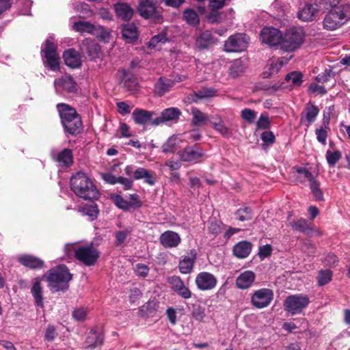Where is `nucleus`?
Returning <instances> with one entry per match:
<instances>
[{
  "instance_id": "a878e982",
  "label": "nucleus",
  "mask_w": 350,
  "mask_h": 350,
  "mask_svg": "<svg viewBox=\"0 0 350 350\" xmlns=\"http://www.w3.org/2000/svg\"><path fill=\"white\" fill-rule=\"evenodd\" d=\"M216 42V40L213 36L212 33L209 31H205L200 33V35L196 38V44L200 49H206L210 46L214 44Z\"/></svg>"
},
{
  "instance_id": "20e7f679",
  "label": "nucleus",
  "mask_w": 350,
  "mask_h": 350,
  "mask_svg": "<svg viewBox=\"0 0 350 350\" xmlns=\"http://www.w3.org/2000/svg\"><path fill=\"white\" fill-rule=\"evenodd\" d=\"M68 256L75 255L77 260L87 266L94 265L99 257L98 251L91 244L77 247L75 244L65 245Z\"/></svg>"
},
{
  "instance_id": "f8f14e48",
  "label": "nucleus",
  "mask_w": 350,
  "mask_h": 350,
  "mask_svg": "<svg viewBox=\"0 0 350 350\" xmlns=\"http://www.w3.org/2000/svg\"><path fill=\"white\" fill-rule=\"evenodd\" d=\"M260 38L263 43L274 46L281 44L282 34L276 28L264 27L260 32Z\"/></svg>"
},
{
  "instance_id": "09e8293b",
  "label": "nucleus",
  "mask_w": 350,
  "mask_h": 350,
  "mask_svg": "<svg viewBox=\"0 0 350 350\" xmlns=\"http://www.w3.org/2000/svg\"><path fill=\"white\" fill-rule=\"evenodd\" d=\"M81 212L88 215L91 220L96 219L98 213V207L96 204L87 205L82 208Z\"/></svg>"
},
{
  "instance_id": "774afa93",
  "label": "nucleus",
  "mask_w": 350,
  "mask_h": 350,
  "mask_svg": "<svg viewBox=\"0 0 350 350\" xmlns=\"http://www.w3.org/2000/svg\"><path fill=\"white\" fill-rule=\"evenodd\" d=\"M262 140L267 144H273L275 142V136L271 131H265L261 135Z\"/></svg>"
},
{
  "instance_id": "79ce46f5",
  "label": "nucleus",
  "mask_w": 350,
  "mask_h": 350,
  "mask_svg": "<svg viewBox=\"0 0 350 350\" xmlns=\"http://www.w3.org/2000/svg\"><path fill=\"white\" fill-rule=\"evenodd\" d=\"M183 17L187 23L191 25L196 26L199 24L200 19L198 15L193 10H186L184 12Z\"/></svg>"
},
{
  "instance_id": "680f3d73",
  "label": "nucleus",
  "mask_w": 350,
  "mask_h": 350,
  "mask_svg": "<svg viewBox=\"0 0 350 350\" xmlns=\"http://www.w3.org/2000/svg\"><path fill=\"white\" fill-rule=\"evenodd\" d=\"M135 272L137 275L141 277H146L149 272V268L144 264H137L135 268Z\"/></svg>"
},
{
  "instance_id": "1a4fd4ad",
  "label": "nucleus",
  "mask_w": 350,
  "mask_h": 350,
  "mask_svg": "<svg viewBox=\"0 0 350 350\" xmlns=\"http://www.w3.org/2000/svg\"><path fill=\"white\" fill-rule=\"evenodd\" d=\"M273 299V293L269 288H260L254 292L251 297L253 307L262 309L267 307Z\"/></svg>"
},
{
  "instance_id": "473e14b6",
  "label": "nucleus",
  "mask_w": 350,
  "mask_h": 350,
  "mask_svg": "<svg viewBox=\"0 0 350 350\" xmlns=\"http://www.w3.org/2000/svg\"><path fill=\"white\" fill-rule=\"evenodd\" d=\"M246 66L241 59L234 60L230 65L228 73L232 77H237L244 73Z\"/></svg>"
},
{
  "instance_id": "338daca9",
  "label": "nucleus",
  "mask_w": 350,
  "mask_h": 350,
  "mask_svg": "<svg viewBox=\"0 0 350 350\" xmlns=\"http://www.w3.org/2000/svg\"><path fill=\"white\" fill-rule=\"evenodd\" d=\"M56 336L55 328L53 325H49L45 332V339L48 341H53Z\"/></svg>"
},
{
  "instance_id": "5fc2aeb1",
  "label": "nucleus",
  "mask_w": 350,
  "mask_h": 350,
  "mask_svg": "<svg viewBox=\"0 0 350 350\" xmlns=\"http://www.w3.org/2000/svg\"><path fill=\"white\" fill-rule=\"evenodd\" d=\"M191 315L196 321L203 322L206 317L205 309L201 306H197L193 308Z\"/></svg>"
},
{
  "instance_id": "864d4df0",
  "label": "nucleus",
  "mask_w": 350,
  "mask_h": 350,
  "mask_svg": "<svg viewBox=\"0 0 350 350\" xmlns=\"http://www.w3.org/2000/svg\"><path fill=\"white\" fill-rule=\"evenodd\" d=\"M241 116L243 120L251 124L254 122L256 117V112L250 109L246 108L241 111Z\"/></svg>"
},
{
  "instance_id": "393cba45",
  "label": "nucleus",
  "mask_w": 350,
  "mask_h": 350,
  "mask_svg": "<svg viewBox=\"0 0 350 350\" xmlns=\"http://www.w3.org/2000/svg\"><path fill=\"white\" fill-rule=\"evenodd\" d=\"M191 113L193 116L191 124L193 126H201L206 124L210 120V117L207 114L196 107L191 108Z\"/></svg>"
},
{
  "instance_id": "052dcab7",
  "label": "nucleus",
  "mask_w": 350,
  "mask_h": 350,
  "mask_svg": "<svg viewBox=\"0 0 350 350\" xmlns=\"http://www.w3.org/2000/svg\"><path fill=\"white\" fill-rule=\"evenodd\" d=\"M87 312L83 308H77L72 312V317L77 321L85 320Z\"/></svg>"
},
{
  "instance_id": "412c9836",
  "label": "nucleus",
  "mask_w": 350,
  "mask_h": 350,
  "mask_svg": "<svg viewBox=\"0 0 350 350\" xmlns=\"http://www.w3.org/2000/svg\"><path fill=\"white\" fill-rule=\"evenodd\" d=\"M65 64L72 68H78L81 64V57L75 49H70L64 53Z\"/></svg>"
},
{
  "instance_id": "bb28decb",
  "label": "nucleus",
  "mask_w": 350,
  "mask_h": 350,
  "mask_svg": "<svg viewBox=\"0 0 350 350\" xmlns=\"http://www.w3.org/2000/svg\"><path fill=\"white\" fill-rule=\"evenodd\" d=\"M18 261L25 267L31 269H40L44 266L41 259L31 255H23L18 258Z\"/></svg>"
},
{
  "instance_id": "423d86ee",
  "label": "nucleus",
  "mask_w": 350,
  "mask_h": 350,
  "mask_svg": "<svg viewBox=\"0 0 350 350\" xmlns=\"http://www.w3.org/2000/svg\"><path fill=\"white\" fill-rule=\"evenodd\" d=\"M304 38V33L301 29H290L282 36L281 48L285 51H293L301 45Z\"/></svg>"
},
{
  "instance_id": "4c0bfd02",
  "label": "nucleus",
  "mask_w": 350,
  "mask_h": 350,
  "mask_svg": "<svg viewBox=\"0 0 350 350\" xmlns=\"http://www.w3.org/2000/svg\"><path fill=\"white\" fill-rule=\"evenodd\" d=\"M214 119H217V122H213V128L223 136H230V129L224 124L221 118L219 116L216 115L214 116Z\"/></svg>"
},
{
  "instance_id": "a211bd4d",
  "label": "nucleus",
  "mask_w": 350,
  "mask_h": 350,
  "mask_svg": "<svg viewBox=\"0 0 350 350\" xmlns=\"http://www.w3.org/2000/svg\"><path fill=\"white\" fill-rule=\"evenodd\" d=\"M256 278L255 273L252 271L242 272L236 280V286L239 289H247L254 283Z\"/></svg>"
},
{
  "instance_id": "49530a36",
  "label": "nucleus",
  "mask_w": 350,
  "mask_h": 350,
  "mask_svg": "<svg viewBox=\"0 0 350 350\" xmlns=\"http://www.w3.org/2000/svg\"><path fill=\"white\" fill-rule=\"evenodd\" d=\"M310 187L316 200L319 201L323 200V193L320 188L319 183L316 179L310 183Z\"/></svg>"
},
{
  "instance_id": "9d476101",
  "label": "nucleus",
  "mask_w": 350,
  "mask_h": 350,
  "mask_svg": "<svg viewBox=\"0 0 350 350\" xmlns=\"http://www.w3.org/2000/svg\"><path fill=\"white\" fill-rule=\"evenodd\" d=\"M248 45V38L243 33L234 34L225 42L224 49L227 52H241Z\"/></svg>"
},
{
  "instance_id": "4d7b16f0",
  "label": "nucleus",
  "mask_w": 350,
  "mask_h": 350,
  "mask_svg": "<svg viewBox=\"0 0 350 350\" xmlns=\"http://www.w3.org/2000/svg\"><path fill=\"white\" fill-rule=\"evenodd\" d=\"M297 172L299 174L298 178L300 179L306 178L310 183L315 179L311 172L306 168H299Z\"/></svg>"
},
{
  "instance_id": "c756f323",
  "label": "nucleus",
  "mask_w": 350,
  "mask_h": 350,
  "mask_svg": "<svg viewBox=\"0 0 350 350\" xmlns=\"http://www.w3.org/2000/svg\"><path fill=\"white\" fill-rule=\"evenodd\" d=\"M152 113L148 111L135 109L132 113V118L136 124H146L152 118Z\"/></svg>"
},
{
  "instance_id": "6ab92c4d",
  "label": "nucleus",
  "mask_w": 350,
  "mask_h": 350,
  "mask_svg": "<svg viewBox=\"0 0 350 350\" xmlns=\"http://www.w3.org/2000/svg\"><path fill=\"white\" fill-rule=\"evenodd\" d=\"M81 51L83 53H87L90 58L93 59L98 56L100 46L94 40L87 38L81 43Z\"/></svg>"
},
{
  "instance_id": "0eeeda50",
  "label": "nucleus",
  "mask_w": 350,
  "mask_h": 350,
  "mask_svg": "<svg viewBox=\"0 0 350 350\" xmlns=\"http://www.w3.org/2000/svg\"><path fill=\"white\" fill-rule=\"evenodd\" d=\"M309 297L303 294L288 296L284 303V310L292 315L299 314L309 304Z\"/></svg>"
},
{
  "instance_id": "f3484780",
  "label": "nucleus",
  "mask_w": 350,
  "mask_h": 350,
  "mask_svg": "<svg viewBox=\"0 0 350 350\" xmlns=\"http://www.w3.org/2000/svg\"><path fill=\"white\" fill-rule=\"evenodd\" d=\"M54 86L56 92H59L61 90L69 92L76 91V83L69 75H64L59 79H55L54 81Z\"/></svg>"
},
{
  "instance_id": "0e129e2a",
  "label": "nucleus",
  "mask_w": 350,
  "mask_h": 350,
  "mask_svg": "<svg viewBox=\"0 0 350 350\" xmlns=\"http://www.w3.org/2000/svg\"><path fill=\"white\" fill-rule=\"evenodd\" d=\"M118 112L122 115L129 114L131 112V107L124 102H119L117 103Z\"/></svg>"
},
{
  "instance_id": "37998d69",
  "label": "nucleus",
  "mask_w": 350,
  "mask_h": 350,
  "mask_svg": "<svg viewBox=\"0 0 350 350\" xmlns=\"http://www.w3.org/2000/svg\"><path fill=\"white\" fill-rule=\"evenodd\" d=\"M131 233V228H125L122 230L116 231L114 234L116 245H123Z\"/></svg>"
},
{
  "instance_id": "bf43d9fd",
  "label": "nucleus",
  "mask_w": 350,
  "mask_h": 350,
  "mask_svg": "<svg viewBox=\"0 0 350 350\" xmlns=\"http://www.w3.org/2000/svg\"><path fill=\"white\" fill-rule=\"evenodd\" d=\"M257 127L260 129H266L269 127L270 122L269 118L261 115L256 123Z\"/></svg>"
},
{
  "instance_id": "9b49d317",
  "label": "nucleus",
  "mask_w": 350,
  "mask_h": 350,
  "mask_svg": "<svg viewBox=\"0 0 350 350\" xmlns=\"http://www.w3.org/2000/svg\"><path fill=\"white\" fill-rule=\"evenodd\" d=\"M195 283L198 288L200 291H209L216 286L217 280L213 274L209 272L202 271L196 275Z\"/></svg>"
},
{
  "instance_id": "c85d7f7f",
  "label": "nucleus",
  "mask_w": 350,
  "mask_h": 350,
  "mask_svg": "<svg viewBox=\"0 0 350 350\" xmlns=\"http://www.w3.org/2000/svg\"><path fill=\"white\" fill-rule=\"evenodd\" d=\"M318 114L319 109L313 104L309 103L306 106L305 116L304 117L301 116V122L304 124V122H306V125L309 126L316 120Z\"/></svg>"
},
{
  "instance_id": "f704fd0d",
  "label": "nucleus",
  "mask_w": 350,
  "mask_h": 350,
  "mask_svg": "<svg viewBox=\"0 0 350 350\" xmlns=\"http://www.w3.org/2000/svg\"><path fill=\"white\" fill-rule=\"evenodd\" d=\"M103 342V337L101 334H97L94 331H91L86 338L85 343L87 347L94 349L100 346Z\"/></svg>"
},
{
  "instance_id": "39448f33",
  "label": "nucleus",
  "mask_w": 350,
  "mask_h": 350,
  "mask_svg": "<svg viewBox=\"0 0 350 350\" xmlns=\"http://www.w3.org/2000/svg\"><path fill=\"white\" fill-rule=\"evenodd\" d=\"M44 277H46L49 286L53 291L66 290L68 288V282L72 279V275L65 265L51 269Z\"/></svg>"
},
{
  "instance_id": "aec40b11",
  "label": "nucleus",
  "mask_w": 350,
  "mask_h": 350,
  "mask_svg": "<svg viewBox=\"0 0 350 350\" xmlns=\"http://www.w3.org/2000/svg\"><path fill=\"white\" fill-rule=\"evenodd\" d=\"M117 16L122 21H130L133 16V10L126 3H118L114 5Z\"/></svg>"
},
{
  "instance_id": "a18cd8bd",
  "label": "nucleus",
  "mask_w": 350,
  "mask_h": 350,
  "mask_svg": "<svg viewBox=\"0 0 350 350\" xmlns=\"http://www.w3.org/2000/svg\"><path fill=\"white\" fill-rule=\"evenodd\" d=\"M341 157L342 153L338 150L334 152L327 150L326 152V159L330 166H334Z\"/></svg>"
},
{
  "instance_id": "e2e57ef3",
  "label": "nucleus",
  "mask_w": 350,
  "mask_h": 350,
  "mask_svg": "<svg viewBox=\"0 0 350 350\" xmlns=\"http://www.w3.org/2000/svg\"><path fill=\"white\" fill-rule=\"evenodd\" d=\"M215 92L211 89H203L196 93L198 98H209L215 95Z\"/></svg>"
},
{
  "instance_id": "f257e3e1",
  "label": "nucleus",
  "mask_w": 350,
  "mask_h": 350,
  "mask_svg": "<svg viewBox=\"0 0 350 350\" xmlns=\"http://www.w3.org/2000/svg\"><path fill=\"white\" fill-rule=\"evenodd\" d=\"M341 0H326L332 10L325 15L323 20L324 29L335 30L350 20V4L341 3Z\"/></svg>"
},
{
  "instance_id": "7ed1b4c3",
  "label": "nucleus",
  "mask_w": 350,
  "mask_h": 350,
  "mask_svg": "<svg viewBox=\"0 0 350 350\" xmlns=\"http://www.w3.org/2000/svg\"><path fill=\"white\" fill-rule=\"evenodd\" d=\"M57 108L65 131L72 135L79 134L82 130V122L76 110L63 103L58 104Z\"/></svg>"
},
{
  "instance_id": "58836bf2",
  "label": "nucleus",
  "mask_w": 350,
  "mask_h": 350,
  "mask_svg": "<svg viewBox=\"0 0 350 350\" xmlns=\"http://www.w3.org/2000/svg\"><path fill=\"white\" fill-rule=\"evenodd\" d=\"M287 61L285 60L284 62L282 59H278V60H273L270 62V64L268 65L269 68V73L267 75V73L265 72V77H271L272 75L276 74L281 68L284 66V64H286Z\"/></svg>"
},
{
  "instance_id": "ea45409f",
  "label": "nucleus",
  "mask_w": 350,
  "mask_h": 350,
  "mask_svg": "<svg viewBox=\"0 0 350 350\" xmlns=\"http://www.w3.org/2000/svg\"><path fill=\"white\" fill-rule=\"evenodd\" d=\"M285 81L294 86H300L302 83V74L300 72H292L285 77Z\"/></svg>"
},
{
  "instance_id": "cd10ccee",
  "label": "nucleus",
  "mask_w": 350,
  "mask_h": 350,
  "mask_svg": "<svg viewBox=\"0 0 350 350\" xmlns=\"http://www.w3.org/2000/svg\"><path fill=\"white\" fill-rule=\"evenodd\" d=\"M178 154L181 161L187 162L195 161L203 155L202 152L197 151L192 147H187Z\"/></svg>"
},
{
  "instance_id": "c9c22d12",
  "label": "nucleus",
  "mask_w": 350,
  "mask_h": 350,
  "mask_svg": "<svg viewBox=\"0 0 350 350\" xmlns=\"http://www.w3.org/2000/svg\"><path fill=\"white\" fill-rule=\"evenodd\" d=\"M73 29L81 33H88L94 34L96 31L95 26L87 21H79L75 23L73 25Z\"/></svg>"
},
{
  "instance_id": "f03ea898",
  "label": "nucleus",
  "mask_w": 350,
  "mask_h": 350,
  "mask_svg": "<svg viewBox=\"0 0 350 350\" xmlns=\"http://www.w3.org/2000/svg\"><path fill=\"white\" fill-rule=\"evenodd\" d=\"M70 188L76 196L86 200H96L99 196L94 184L83 172H77L71 177Z\"/></svg>"
},
{
  "instance_id": "6e6552de",
  "label": "nucleus",
  "mask_w": 350,
  "mask_h": 350,
  "mask_svg": "<svg viewBox=\"0 0 350 350\" xmlns=\"http://www.w3.org/2000/svg\"><path fill=\"white\" fill-rule=\"evenodd\" d=\"M53 40V38L51 37L46 40L42 51L47 65L53 71H57L59 68V57L56 52V46Z\"/></svg>"
},
{
  "instance_id": "ddd939ff",
  "label": "nucleus",
  "mask_w": 350,
  "mask_h": 350,
  "mask_svg": "<svg viewBox=\"0 0 350 350\" xmlns=\"http://www.w3.org/2000/svg\"><path fill=\"white\" fill-rule=\"evenodd\" d=\"M161 0H139L138 11L139 14L148 18L152 16L157 10L158 4Z\"/></svg>"
},
{
  "instance_id": "b1692460",
  "label": "nucleus",
  "mask_w": 350,
  "mask_h": 350,
  "mask_svg": "<svg viewBox=\"0 0 350 350\" xmlns=\"http://www.w3.org/2000/svg\"><path fill=\"white\" fill-rule=\"evenodd\" d=\"M252 245L250 242L243 241L237 243L233 247L234 254L239 258H246L252 251Z\"/></svg>"
},
{
  "instance_id": "6e6d98bb",
  "label": "nucleus",
  "mask_w": 350,
  "mask_h": 350,
  "mask_svg": "<svg viewBox=\"0 0 350 350\" xmlns=\"http://www.w3.org/2000/svg\"><path fill=\"white\" fill-rule=\"evenodd\" d=\"M316 135L317 139L319 142L325 145L326 144V140L327 137V130L324 128L317 129L316 130Z\"/></svg>"
},
{
  "instance_id": "603ef678",
  "label": "nucleus",
  "mask_w": 350,
  "mask_h": 350,
  "mask_svg": "<svg viewBox=\"0 0 350 350\" xmlns=\"http://www.w3.org/2000/svg\"><path fill=\"white\" fill-rule=\"evenodd\" d=\"M114 204L124 211H129L132 208V204L122 198L120 196H116L113 198Z\"/></svg>"
},
{
  "instance_id": "de8ad7c7",
  "label": "nucleus",
  "mask_w": 350,
  "mask_h": 350,
  "mask_svg": "<svg viewBox=\"0 0 350 350\" xmlns=\"http://www.w3.org/2000/svg\"><path fill=\"white\" fill-rule=\"evenodd\" d=\"M332 278V272L330 270L325 269L319 271L317 276L319 286H323L329 282Z\"/></svg>"
},
{
  "instance_id": "7c9ffc66",
  "label": "nucleus",
  "mask_w": 350,
  "mask_h": 350,
  "mask_svg": "<svg viewBox=\"0 0 350 350\" xmlns=\"http://www.w3.org/2000/svg\"><path fill=\"white\" fill-rule=\"evenodd\" d=\"M31 293L34 299L36 305L39 307H43L42 288L39 278L34 280Z\"/></svg>"
},
{
  "instance_id": "4be33fe9",
  "label": "nucleus",
  "mask_w": 350,
  "mask_h": 350,
  "mask_svg": "<svg viewBox=\"0 0 350 350\" xmlns=\"http://www.w3.org/2000/svg\"><path fill=\"white\" fill-rule=\"evenodd\" d=\"M196 258V252L195 250H191L189 256H183L179 262L178 267L182 273H189L191 271L195 260Z\"/></svg>"
},
{
  "instance_id": "c03bdc74",
  "label": "nucleus",
  "mask_w": 350,
  "mask_h": 350,
  "mask_svg": "<svg viewBox=\"0 0 350 350\" xmlns=\"http://www.w3.org/2000/svg\"><path fill=\"white\" fill-rule=\"evenodd\" d=\"M180 114V111L174 107L165 109L162 113V119L165 121H169L177 118Z\"/></svg>"
},
{
  "instance_id": "3c124183",
  "label": "nucleus",
  "mask_w": 350,
  "mask_h": 350,
  "mask_svg": "<svg viewBox=\"0 0 350 350\" xmlns=\"http://www.w3.org/2000/svg\"><path fill=\"white\" fill-rule=\"evenodd\" d=\"M167 40L165 34L159 33L153 36L148 46L150 48H156L159 44L165 43Z\"/></svg>"
},
{
  "instance_id": "4468645a",
  "label": "nucleus",
  "mask_w": 350,
  "mask_h": 350,
  "mask_svg": "<svg viewBox=\"0 0 350 350\" xmlns=\"http://www.w3.org/2000/svg\"><path fill=\"white\" fill-rule=\"evenodd\" d=\"M172 288L183 299H189L191 297V292L187 287L183 280L178 276L170 277L167 280Z\"/></svg>"
},
{
  "instance_id": "72a5a7b5",
  "label": "nucleus",
  "mask_w": 350,
  "mask_h": 350,
  "mask_svg": "<svg viewBox=\"0 0 350 350\" xmlns=\"http://www.w3.org/2000/svg\"><path fill=\"white\" fill-rule=\"evenodd\" d=\"M290 226L294 230L301 232L307 235H311L312 234V228L304 219H299L297 221H293L290 222Z\"/></svg>"
},
{
  "instance_id": "13d9d810",
  "label": "nucleus",
  "mask_w": 350,
  "mask_h": 350,
  "mask_svg": "<svg viewBox=\"0 0 350 350\" xmlns=\"http://www.w3.org/2000/svg\"><path fill=\"white\" fill-rule=\"evenodd\" d=\"M334 76V72L331 69H326L323 73L319 74L317 77V80L321 83H325L328 81L329 78Z\"/></svg>"
},
{
  "instance_id": "2f4dec72",
  "label": "nucleus",
  "mask_w": 350,
  "mask_h": 350,
  "mask_svg": "<svg viewBox=\"0 0 350 350\" xmlns=\"http://www.w3.org/2000/svg\"><path fill=\"white\" fill-rule=\"evenodd\" d=\"M122 34L124 39L128 42H133L137 40L138 32L133 23L126 24L123 26Z\"/></svg>"
},
{
  "instance_id": "69168bd1",
  "label": "nucleus",
  "mask_w": 350,
  "mask_h": 350,
  "mask_svg": "<svg viewBox=\"0 0 350 350\" xmlns=\"http://www.w3.org/2000/svg\"><path fill=\"white\" fill-rule=\"evenodd\" d=\"M302 250L308 255H312L315 253L316 248L310 241H308L304 242L302 246Z\"/></svg>"
},
{
  "instance_id": "a19ab883",
  "label": "nucleus",
  "mask_w": 350,
  "mask_h": 350,
  "mask_svg": "<svg viewBox=\"0 0 350 350\" xmlns=\"http://www.w3.org/2000/svg\"><path fill=\"white\" fill-rule=\"evenodd\" d=\"M178 142L179 139L177 137H170L162 146L163 152L165 153L174 152L176 149Z\"/></svg>"
},
{
  "instance_id": "dca6fc26",
  "label": "nucleus",
  "mask_w": 350,
  "mask_h": 350,
  "mask_svg": "<svg viewBox=\"0 0 350 350\" xmlns=\"http://www.w3.org/2000/svg\"><path fill=\"white\" fill-rule=\"evenodd\" d=\"M318 12L317 5L307 3L300 8L297 16L303 21H312L316 18Z\"/></svg>"
},
{
  "instance_id": "5701e85b",
  "label": "nucleus",
  "mask_w": 350,
  "mask_h": 350,
  "mask_svg": "<svg viewBox=\"0 0 350 350\" xmlns=\"http://www.w3.org/2000/svg\"><path fill=\"white\" fill-rule=\"evenodd\" d=\"M174 85V81L172 79L160 77L154 85V92L159 96H163L168 92Z\"/></svg>"
},
{
  "instance_id": "8fccbe9b",
  "label": "nucleus",
  "mask_w": 350,
  "mask_h": 350,
  "mask_svg": "<svg viewBox=\"0 0 350 350\" xmlns=\"http://www.w3.org/2000/svg\"><path fill=\"white\" fill-rule=\"evenodd\" d=\"M237 218L241 221L250 220L252 217V210L248 207L239 209L236 213Z\"/></svg>"
},
{
  "instance_id": "2eb2a0df",
  "label": "nucleus",
  "mask_w": 350,
  "mask_h": 350,
  "mask_svg": "<svg viewBox=\"0 0 350 350\" xmlns=\"http://www.w3.org/2000/svg\"><path fill=\"white\" fill-rule=\"evenodd\" d=\"M161 244L165 248L176 247L181 241L180 235L171 230L162 233L159 237Z\"/></svg>"
},
{
  "instance_id": "e433bc0d",
  "label": "nucleus",
  "mask_w": 350,
  "mask_h": 350,
  "mask_svg": "<svg viewBox=\"0 0 350 350\" xmlns=\"http://www.w3.org/2000/svg\"><path fill=\"white\" fill-rule=\"evenodd\" d=\"M57 161L62 165L68 167L72 163V154L70 149L66 148L60 152L57 158Z\"/></svg>"
}]
</instances>
